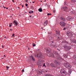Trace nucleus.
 <instances>
[{
  "label": "nucleus",
  "mask_w": 76,
  "mask_h": 76,
  "mask_svg": "<svg viewBox=\"0 0 76 76\" xmlns=\"http://www.w3.org/2000/svg\"><path fill=\"white\" fill-rule=\"evenodd\" d=\"M41 1V2H42V1Z\"/></svg>",
  "instance_id": "nucleus-48"
},
{
  "label": "nucleus",
  "mask_w": 76,
  "mask_h": 76,
  "mask_svg": "<svg viewBox=\"0 0 76 76\" xmlns=\"http://www.w3.org/2000/svg\"><path fill=\"white\" fill-rule=\"evenodd\" d=\"M57 50H58V51H60V50L58 49Z\"/></svg>",
  "instance_id": "nucleus-44"
},
{
  "label": "nucleus",
  "mask_w": 76,
  "mask_h": 76,
  "mask_svg": "<svg viewBox=\"0 0 76 76\" xmlns=\"http://www.w3.org/2000/svg\"><path fill=\"white\" fill-rule=\"evenodd\" d=\"M33 3H34V2H33Z\"/></svg>",
  "instance_id": "nucleus-49"
},
{
  "label": "nucleus",
  "mask_w": 76,
  "mask_h": 76,
  "mask_svg": "<svg viewBox=\"0 0 76 76\" xmlns=\"http://www.w3.org/2000/svg\"><path fill=\"white\" fill-rule=\"evenodd\" d=\"M42 71H39L38 72V73H40V74H41L42 73Z\"/></svg>",
  "instance_id": "nucleus-21"
},
{
  "label": "nucleus",
  "mask_w": 76,
  "mask_h": 76,
  "mask_svg": "<svg viewBox=\"0 0 76 76\" xmlns=\"http://www.w3.org/2000/svg\"><path fill=\"white\" fill-rule=\"evenodd\" d=\"M14 35H15V34H13L12 36V37H14Z\"/></svg>",
  "instance_id": "nucleus-27"
},
{
  "label": "nucleus",
  "mask_w": 76,
  "mask_h": 76,
  "mask_svg": "<svg viewBox=\"0 0 76 76\" xmlns=\"http://www.w3.org/2000/svg\"><path fill=\"white\" fill-rule=\"evenodd\" d=\"M56 33L57 34H60V31H56Z\"/></svg>",
  "instance_id": "nucleus-17"
},
{
  "label": "nucleus",
  "mask_w": 76,
  "mask_h": 76,
  "mask_svg": "<svg viewBox=\"0 0 76 76\" xmlns=\"http://www.w3.org/2000/svg\"><path fill=\"white\" fill-rule=\"evenodd\" d=\"M46 50L47 53H50V52L51 51V49L49 48H46Z\"/></svg>",
  "instance_id": "nucleus-10"
},
{
  "label": "nucleus",
  "mask_w": 76,
  "mask_h": 76,
  "mask_svg": "<svg viewBox=\"0 0 76 76\" xmlns=\"http://www.w3.org/2000/svg\"><path fill=\"white\" fill-rule=\"evenodd\" d=\"M6 67H7V70H8V69H9V66H6Z\"/></svg>",
  "instance_id": "nucleus-23"
},
{
  "label": "nucleus",
  "mask_w": 76,
  "mask_h": 76,
  "mask_svg": "<svg viewBox=\"0 0 76 76\" xmlns=\"http://www.w3.org/2000/svg\"><path fill=\"white\" fill-rule=\"evenodd\" d=\"M38 10L39 12H42V9H41L39 8V9Z\"/></svg>",
  "instance_id": "nucleus-15"
},
{
  "label": "nucleus",
  "mask_w": 76,
  "mask_h": 76,
  "mask_svg": "<svg viewBox=\"0 0 76 76\" xmlns=\"http://www.w3.org/2000/svg\"><path fill=\"white\" fill-rule=\"evenodd\" d=\"M12 30H13L12 29H10V31H12Z\"/></svg>",
  "instance_id": "nucleus-38"
},
{
  "label": "nucleus",
  "mask_w": 76,
  "mask_h": 76,
  "mask_svg": "<svg viewBox=\"0 0 76 76\" xmlns=\"http://www.w3.org/2000/svg\"><path fill=\"white\" fill-rule=\"evenodd\" d=\"M2 59H4V58H2Z\"/></svg>",
  "instance_id": "nucleus-50"
},
{
  "label": "nucleus",
  "mask_w": 76,
  "mask_h": 76,
  "mask_svg": "<svg viewBox=\"0 0 76 76\" xmlns=\"http://www.w3.org/2000/svg\"><path fill=\"white\" fill-rule=\"evenodd\" d=\"M10 27H11L12 26V25L11 24H10Z\"/></svg>",
  "instance_id": "nucleus-33"
},
{
  "label": "nucleus",
  "mask_w": 76,
  "mask_h": 76,
  "mask_svg": "<svg viewBox=\"0 0 76 76\" xmlns=\"http://www.w3.org/2000/svg\"><path fill=\"white\" fill-rule=\"evenodd\" d=\"M28 1V0H26V2H27Z\"/></svg>",
  "instance_id": "nucleus-31"
},
{
  "label": "nucleus",
  "mask_w": 76,
  "mask_h": 76,
  "mask_svg": "<svg viewBox=\"0 0 76 76\" xmlns=\"http://www.w3.org/2000/svg\"><path fill=\"white\" fill-rule=\"evenodd\" d=\"M5 55H4V57H5Z\"/></svg>",
  "instance_id": "nucleus-47"
},
{
  "label": "nucleus",
  "mask_w": 76,
  "mask_h": 76,
  "mask_svg": "<svg viewBox=\"0 0 76 76\" xmlns=\"http://www.w3.org/2000/svg\"><path fill=\"white\" fill-rule=\"evenodd\" d=\"M13 23H14V24L15 26H17L18 25V23L17 22H16V21L14 20L13 22Z\"/></svg>",
  "instance_id": "nucleus-12"
},
{
  "label": "nucleus",
  "mask_w": 76,
  "mask_h": 76,
  "mask_svg": "<svg viewBox=\"0 0 76 76\" xmlns=\"http://www.w3.org/2000/svg\"><path fill=\"white\" fill-rule=\"evenodd\" d=\"M29 13H34V11H30L29 12Z\"/></svg>",
  "instance_id": "nucleus-18"
},
{
  "label": "nucleus",
  "mask_w": 76,
  "mask_h": 76,
  "mask_svg": "<svg viewBox=\"0 0 76 76\" xmlns=\"http://www.w3.org/2000/svg\"><path fill=\"white\" fill-rule=\"evenodd\" d=\"M49 40L52 43L54 42L53 41H54V38L53 37L50 36V37H49Z\"/></svg>",
  "instance_id": "nucleus-7"
},
{
  "label": "nucleus",
  "mask_w": 76,
  "mask_h": 76,
  "mask_svg": "<svg viewBox=\"0 0 76 76\" xmlns=\"http://www.w3.org/2000/svg\"><path fill=\"white\" fill-rule=\"evenodd\" d=\"M47 24H48V21L46 20L44 22V25L45 26H46V25H47Z\"/></svg>",
  "instance_id": "nucleus-11"
},
{
  "label": "nucleus",
  "mask_w": 76,
  "mask_h": 76,
  "mask_svg": "<svg viewBox=\"0 0 76 76\" xmlns=\"http://www.w3.org/2000/svg\"><path fill=\"white\" fill-rule=\"evenodd\" d=\"M23 72H24V69L22 70Z\"/></svg>",
  "instance_id": "nucleus-35"
},
{
  "label": "nucleus",
  "mask_w": 76,
  "mask_h": 76,
  "mask_svg": "<svg viewBox=\"0 0 76 76\" xmlns=\"http://www.w3.org/2000/svg\"><path fill=\"white\" fill-rule=\"evenodd\" d=\"M33 47H35V46H36V45L35 44H34V43H33Z\"/></svg>",
  "instance_id": "nucleus-22"
},
{
  "label": "nucleus",
  "mask_w": 76,
  "mask_h": 76,
  "mask_svg": "<svg viewBox=\"0 0 76 76\" xmlns=\"http://www.w3.org/2000/svg\"><path fill=\"white\" fill-rule=\"evenodd\" d=\"M6 9H8V7H7V8H6Z\"/></svg>",
  "instance_id": "nucleus-41"
},
{
  "label": "nucleus",
  "mask_w": 76,
  "mask_h": 76,
  "mask_svg": "<svg viewBox=\"0 0 76 76\" xmlns=\"http://www.w3.org/2000/svg\"><path fill=\"white\" fill-rule=\"evenodd\" d=\"M30 18H31V15H30Z\"/></svg>",
  "instance_id": "nucleus-46"
},
{
  "label": "nucleus",
  "mask_w": 76,
  "mask_h": 76,
  "mask_svg": "<svg viewBox=\"0 0 76 76\" xmlns=\"http://www.w3.org/2000/svg\"><path fill=\"white\" fill-rule=\"evenodd\" d=\"M31 58L33 61H35V58H34L32 56H31Z\"/></svg>",
  "instance_id": "nucleus-19"
},
{
  "label": "nucleus",
  "mask_w": 76,
  "mask_h": 76,
  "mask_svg": "<svg viewBox=\"0 0 76 76\" xmlns=\"http://www.w3.org/2000/svg\"><path fill=\"white\" fill-rule=\"evenodd\" d=\"M47 56L49 57H54V54L51 53H48L47 54Z\"/></svg>",
  "instance_id": "nucleus-8"
},
{
  "label": "nucleus",
  "mask_w": 76,
  "mask_h": 76,
  "mask_svg": "<svg viewBox=\"0 0 76 76\" xmlns=\"http://www.w3.org/2000/svg\"><path fill=\"white\" fill-rule=\"evenodd\" d=\"M74 43H75V44H76V40H74Z\"/></svg>",
  "instance_id": "nucleus-29"
},
{
  "label": "nucleus",
  "mask_w": 76,
  "mask_h": 76,
  "mask_svg": "<svg viewBox=\"0 0 76 76\" xmlns=\"http://www.w3.org/2000/svg\"><path fill=\"white\" fill-rule=\"evenodd\" d=\"M22 4H20V5H21Z\"/></svg>",
  "instance_id": "nucleus-53"
},
{
  "label": "nucleus",
  "mask_w": 76,
  "mask_h": 76,
  "mask_svg": "<svg viewBox=\"0 0 76 76\" xmlns=\"http://www.w3.org/2000/svg\"><path fill=\"white\" fill-rule=\"evenodd\" d=\"M55 10H54L53 11V13H55Z\"/></svg>",
  "instance_id": "nucleus-36"
},
{
  "label": "nucleus",
  "mask_w": 76,
  "mask_h": 76,
  "mask_svg": "<svg viewBox=\"0 0 76 76\" xmlns=\"http://www.w3.org/2000/svg\"><path fill=\"white\" fill-rule=\"evenodd\" d=\"M6 38V37H5L4 38Z\"/></svg>",
  "instance_id": "nucleus-45"
},
{
  "label": "nucleus",
  "mask_w": 76,
  "mask_h": 76,
  "mask_svg": "<svg viewBox=\"0 0 76 76\" xmlns=\"http://www.w3.org/2000/svg\"><path fill=\"white\" fill-rule=\"evenodd\" d=\"M55 54H56V55H58V53H55Z\"/></svg>",
  "instance_id": "nucleus-32"
},
{
  "label": "nucleus",
  "mask_w": 76,
  "mask_h": 76,
  "mask_svg": "<svg viewBox=\"0 0 76 76\" xmlns=\"http://www.w3.org/2000/svg\"><path fill=\"white\" fill-rule=\"evenodd\" d=\"M22 7H23V5H22Z\"/></svg>",
  "instance_id": "nucleus-43"
},
{
  "label": "nucleus",
  "mask_w": 76,
  "mask_h": 76,
  "mask_svg": "<svg viewBox=\"0 0 76 76\" xmlns=\"http://www.w3.org/2000/svg\"><path fill=\"white\" fill-rule=\"evenodd\" d=\"M4 7V6H3V7Z\"/></svg>",
  "instance_id": "nucleus-51"
},
{
  "label": "nucleus",
  "mask_w": 76,
  "mask_h": 76,
  "mask_svg": "<svg viewBox=\"0 0 76 76\" xmlns=\"http://www.w3.org/2000/svg\"><path fill=\"white\" fill-rule=\"evenodd\" d=\"M76 1V0H72V2H74V3H75Z\"/></svg>",
  "instance_id": "nucleus-20"
},
{
  "label": "nucleus",
  "mask_w": 76,
  "mask_h": 76,
  "mask_svg": "<svg viewBox=\"0 0 76 76\" xmlns=\"http://www.w3.org/2000/svg\"><path fill=\"white\" fill-rule=\"evenodd\" d=\"M42 56V54L41 53L39 52L36 55V57H37V58H39V57H40Z\"/></svg>",
  "instance_id": "nucleus-5"
},
{
  "label": "nucleus",
  "mask_w": 76,
  "mask_h": 76,
  "mask_svg": "<svg viewBox=\"0 0 76 76\" xmlns=\"http://www.w3.org/2000/svg\"><path fill=\"white\" fill-rule=\"evenodd\" d=\"M28 4H26V7H27V6H28Z\"/></svg>",
  "instance_id": "nucleus-28"
},
{
  "label": "nucleus",
  "mask_w": 76,
  "mask_h": 76,
  "mask_svg": "<svg viewBox=\"0 0 76 76\" xmlns=\"http://www.w3.org/2000/svg\"><path fill=\"white\" fill-rule=\"evenodd\" d=\"M45 1H46V0H45Z\"/></svg>",
  "instance_id": "nucleus-54"
},
{
  "label": "nucleus",
  "mask_w": 76,
  "mask_h": 76,
  "mask_svg": "<svg viewBox=\"0 0 76 76\" xmlns=\"http://www.w3.org/2000/svg\"><path fill=\"white\" fill-rule=\"evenodd\" d=\"M61 19L63 21H66V19L63 18V17H61Z\"/></svg>",
  "instance_id": "nucleus-13"
},
{
  "label": "nucleus",
  "mask_w": 76,
  "mask_h": 76,
  "mask_svg": "<svg viewBox=\"0 0 76 76\" xmlns=\"http://www.w3.org/2000/svg\"><path fill=\"white\" fill-rule=\"evenodd\" d=\"M54 47H55V48H57V46L56 45H55L54 46Z\"/></svg>",
  "instance_id": "nucleus-30"
},
{
  "label": "nucleus",
  "mask_w": 76,
  "mask_h": 76,
  "mask_svg": "<svg viewBox=\"0 0 76 76\" xmlns=\"http://www.w3.org/2000/svg\"><path fill=\"white\" fill-rule=\"evenodd\" d=\"M64 66L67 69H70L72 67V65L68 63L64 64Z\"/></svg>",
  "instance_id": "nucleus-2"
},
{
  "label": "nucleus",
  "mask_w": 76,
  "mask_h": 76,
  "mask_svg": "<svg viewBox=\"0 0 76 76\" xmlns=\"http://www.w3.org/2000/svg\"><path fill=\"white\" fill-rule=\"evenodd\" d=\"M62 9H63L65 12H67V7H62Z\"/></svg>",
  "instance_id": "nucleus-9"
},
{
  "label": "nucleus",
  "mask_w": 76,
  "mask_h": 76,
  "mask_svg": "<svg viewBox=\"0 0 76 76\" xmlns=\"http://www.w3.org/2000/svg\"><path fill=\"white\" fill-rule=\"evenodd\" d=\"M54 63L56 64V65L52 63L50 64V66L52 67H59V66L60 65V62H58L57 60H55L54 61Z\"/></svg>",
  "instance_id": "nucleus-1"
},
{
  "label": "nucleus",
  "mask_w": 76,
  "mask_h": 76,
  "mask_svg": "<svg viewBox=\"0 0 76 76\" xmlns=\"http://www.w3.org/2000/svg\"><path fill=\"white\" fill-rule=\"evenodd\" d=\"M12 0L13 3H14V2H15V1H14V0Z\"/></svg>",
  "instance_id": "nucleus-34"
},
{
  "label": "nucleus",
  "mask_w": 76,
  "mask_h": 76,
  "mask_svg": "<svg viewBox=\"0 0 76 76\" xmlns=\"http://www.w3.org/2000/svg\"><path fill=\"white\" fill-rule=\"evenodd\" d=\"M63 30H66V28H64L63 29Z\"/></svg>",
  "instance_id": "nucleus-37"
},
{
  "label": "nucleus",
  "mask_w": 76,
  "mask_h": 76,
  "mask_svg": "<svg viewBox=\"0 0 76 76\" xmlns=\"http://www.w3.org/2000/svg\"><path fill=\"white\" fill-rule=\"evenodd\" d=\"M64 48H66V45H65L64 46Z\"/></svg>",
  "instance_id": "nucleus-25"
},
{
  "label": "nucleus",
  "mask_w": 76,
  "mask_h": 76,
  "mask_svg": "<svg viewBox=\"0 0 76 76\" xmlns=\"http://www.w3.org/2000/svg\"><path fill=\"white\" fill-rule=\"evenodd\" d=\"M11 24H12V23H11Z\"/></svg>",
  "instance_id": "nucleus-55"
},
{
  "label": "nucleus",
  "mask_w": 76,
  "mask_h": 76,
  "mask_svg": "<svg viewBox=\"0 0 76 76\" xmlns=\"http://www.w3.org/2000/svg\"><path fill=\"white\" fill-rule=\"evenodd\" d=\"M4 9H6V8L5 7H4Z\"/></svg>",
  "instance_id": "nucleus-42"
},
{
  "label": "nucleus",
  "mask_w": 76,
  "mask_h": 76,
  "mask_svg": "<svg viewBox=\"0 0 76 76\" xmlns=\"http://www.w3.org/2000/svg\"><path fill=\"white\" fill-rule=\"evenodd\" d=\"M19 8H19V7H18V9H19Z\"/></svg>",
  "instance_id": "nucleus-52"
},
{
  "label": "nucleus",
  "mask_w": 76,
  "mask_h": 76,
  "mask_svg": "<svg viewBox=\"0 0 76 76\" xmlns=\"http://www.w3.org/2000/svg\"><path fill=\"white\" fill-rule=\"evenodd\" d=\"M2 48H4V46H2Z\"/></svg>",
  "instance_id": "nucleus-40"
},
{
  "label": "nucleus",
  "mask_w": 76,
  "mask_h": 76,
  "mask_svg": "<svg viewBox=\"0 0 76 76\" xmlns=\"http://www.w3.org/2000/svg\"><path fill=\"white\" fill-rule=\"evenodd\" d=\"M43 66H45V67H47L46 66H45V63L43 64Z\"/></svg>",
  "instance_id": "nucleus-24"
},
{
  "label": "nucleus",
  "mask_w": 76,
  "mask_h": 76,
  "mask_svg": "<svg viewBox=\"0 0 76 76\" xmlns=\"http://www.w3.org/2000/svg\"><path fill=\"white\" fill-rule=\"evenodd\" d=\"M59 24L61 26H63V27H64V26H66V23L63 22V21L61 22Z\"/></svg>",
  "instance_id": "nucleus-4"
},
{
  "label": "nucleus",
  "mask_w": 76,
  "mask_h": 76,
  "mask_svg": "<svg viewBox=\"0 0 76 76\" xmlns=\"http://www.w3.org/2000/svg\"><path fill=\"white\" fill-rule=\"evenodd\" d=\"M58 39H60V38H59V37H58Z\"/></svg>",
  "instance_id": "nucleus-39"
},
{
  "label": "nucleus",
  "mask_w": 76,
  "mask_h": 76,
  "mask_svg": "<svg viewBox=\"0 0 76 76\" xmlns=\"http://www.w3.org/2000/svg\"><path fill=\"white\" fill-rule=\"evenodd\" d=\"M60 73L62 74V75H64V76H66V75H67L66 72L65 71V70L63 69H61L60 71Z\"/></svg>",
  "instance_id": "nucleus-3"
},
{
  "label": "nucleus",
  "mask_w": 76,
  "mask_h": 76,
  "mask_svg": "<svg viewBox=\"0 0 76 76\" xmlns=\"http://www.w3.org/2000/svg\"><path fill=\"white\" fill-rule=\"evenodd\" d=\"M49 15H51V14L50 13H48V16H49Z\"/></svg>",
  "instance_id": "nucleus-26"
},
{
  "label": "nucleus",
  "mask_w": 76,
  "mask_h": 76,
  "mask_svg": "<svg viewBox=\"0 0 76 76\" xmlns=\"http://www.w3.org/2000/svg\"><path fill=\"white\" fill-rule=\"evenodd\" d=\"M66 35H67V36H68V37H72V33L69 31H68L67 32L66 34Z\"/></svg>",
  "instance_id": "nucleus-6"
},
{
  "label": "nucleus",
  "mask_w": 76,
  "mask_h": 76,
  "mask_svg": "<svg viewBox=\"0 0 76 76\" xmlns=\"http://www.w3.org/2000/svg\"><path fill=\"white\" fill-rule=\"evenodd\" d=\"M58 58L59 60H63V58H62L61 57H59Z\"/></svg>",
  "instance_id": "nucleus-16"
},
{
  "label": "nucleus",
  "mask_w": 76,
  "mask_h": 76,
  "mask_svg": "<svg viewBox=\"0 0 76 76\" xmlns=\"http://www.w3.org/2000/svg\"><path fill=\"white\" fill-rule=\"evenodd\" d=\"M68 56V55L67 54H64V57H65V58H67Z\"/></svg>",
  "instance_id": "nucleus-14"
}]
</instances>
